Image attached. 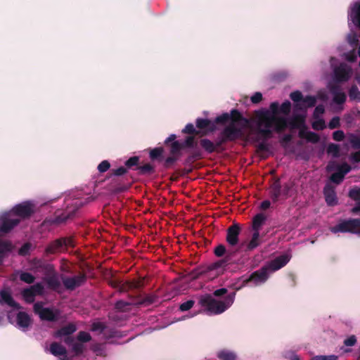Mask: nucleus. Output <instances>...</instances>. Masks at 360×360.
Instances as JSON below:
<instances>
[{
	"mask_svg": "<svg viewBox=\"0 0 360 360\" xmlns=\"http://www.w3.org/2000/svg\"><path fill=\"white\" fill-rule=\"evenodd\" d=\"M237 124L231 123L221 132L227 141H235L242 135V130L236 126Z\"/></svg>",
	"mask_w": 360,
	"mask_h": 360,
	"instance_id": "obj_15",
	"label": "nucleus"
},
{
	"mask_svg": "<svg viewBox=\"0 0 360 360\" xmlns=\"http://www.w3.org/2000/svg\"><path fill=\"white\" fill-rule=\"evenodd\" d=\"M0 304H7L11 307L17 309L21 308V306L13 300L11 293L6 290H1L0 292Z\"/></svg>",
	"mask_w": 360,
	"mask_h": 360,
	"instance_id": "obj_22",
	"label": "nucleus"
},
{
	"mask_svg": "<svg viewBox=\"0 0 360 360\" xmlns=\"http://www.w3.org/2000/svg\"><path fill=\"white\" fill-rule=\"evenodd\" d=\"M231 120V123L238 124L242 127H245L248 124L249 120L244 117L243 115L237 110L232 109L230 113L224 112L221 115L217 116L213 123L216 124H225L228 121Z\"/></svg>",
	"mask_w": 360,
	"mask_h": 360,
	"instance_id": "obj_6",
	"label": "nucleus"
},
{
	"mask_svg": "<svg viewBox=\"0 0 360 360\" xmlns=\"http://www.w3.org/2000/svg\"><path fill=\"white\" fill-rule=\"evenodd\" d=\"M290 98L295 103H301L303 99V95L300 91H295L290 94Z\"/></svg>",
	"mask_w": 360,
	"mask_h": 360,
	"instance_id": "obj_58",
	"label": "nucleus"
},
{
	"mask_svg": "<svg viewBox=\"0 0 360 360\" xmlns=\"http://www.w3.org/2000/svg\"><path fill=\"white\" fill-rule=\"evenodd\" d=\"M330 91L333 95L334 103L338 105H342L346 101V94L344 92L340 91L338 86H333Z\"/></svg>",
	"mask_w": 360,
	"mask_h": 360,
	"instance_id": "obj_29",
	"label": "nucleus"
},
{
	"mask_svg": "<svg viewBox=\"0 0 360 360\" xmlns=\"http://www.w3.org/2000/svg\"><path fill=\"white\" fill-rule=\"evenodd\" d=\"M345 176L342 175V174L338 171L330 175V179L332 182L340 184L344 179Z\"/></svg>",
	"mask_w": 360,
	"mask_h": 360,
	"instance_id": "obj_56",
	"label": "nucleus"
},
{
	"mask_svg": "<svg viewBox=\"0 0 360 360\" xmlns=\"http://www.w3.org/2000/svg\"><path fill=\"white\" fill-rule=\"evenodd\" d=\"M194 301L193 300H188L182 304H180L179 306V309L181 311H188L190 309H191L193 305H194Z\"/></svg>",
	"mask_w": 360,
	"mask_h": 360,
	"instance_id": "obj_62",
	"label": "nucleus"
},
{
	"mask_svg": "<svg viewBox=\"0 0 360 360\" xmlns=\"http://www.w3.org/2000/svg\"><path fill=\"white\" fill-rule=\"evenodd\" d=\"M33 249L32 244L30 242L25 243L18 250V255L22 257L30 255V251Z\"/></svg>",
	"mask_w": 360,
	"mask_h": 360,
	"instance_id": "obj_45",
	"label": "nucleus"
},
{
	"mask_svg": "<svg viewBox=\"0 0 360 360\" xmlns=\"http://www.w3.org/2000/svg\"><path fill=\"white\" fill-rule=\"evenodd\" d=\"M241 229L238 224H233L226 230V241L232 248L236 246L239 242V235Z\"/></svg>",
	"mask_w": 360,
	"mask_h": 360,
	"instance_id": "obj_14",
	"label": "nucleus"
},
{
	"mask_svg": "<svg viewBox=\"0 0 360 360\" xmlns=\"http://www.w3.org/2000/svg\"><path fill=\"white\" fill-rule=\"evenodd\" d=\"M259 232L254 231L251 240L247 245L246 250L248 251H251L257 248L259 245Z\"/></svg>",
	"mask_w": 360,
	"mask_h": 360,
	"instance_id": "obj_34",
	"label": "nucleus"
},
{
	"mask_svg": "<svg viewBox=\"0 0 360 360\" xmlns=\"http://www.w3.org/2000/svg\"><path fill=\"white\" fill-rule=\"evenodd\" d=\"M307 139L306 140L308 141V142H310V143H316L319 141L320 140V137L319 136L313 132V131H309L308 133L307 134Z\"/></svg>",
	"mask_w": 360,
	"mask_h": 360,
	"instance_id": "obj_60",
	"label": "nucleus"
},
{
	"mask_svg": "<svg viewBox=\"0 0 360 360\" xmlns=\"http://www.w3.org/2000/svg\"><path fill=\"white\" fill-rule=\"evenodd\" d=\"M75 246L73 236L60 237L49 243L44 250V255L49 256L65 252L68 248H74Z\"/></svg>",
	"mask_w": 360,
	"mask_h": 360,
	"instance_id": "obj_4",
	"label": "nucleus"
},
{
	"mask_svg": "<svg viewBox=\"0 0 360 360\" xmlns=\"http://www.w3.org/2000/svg\"><path fill=\"white\" fill-rule=\"evenodd\" d=\"M236 292L228 294L223 300H217L211 295L202 296L199 304L210 314H220L228 309L233 303Z\"/></svg>",
	"mask_w": 360,
	"mask_h": 360,
	"instance_id": "obj_3",
	"label": "nucleus"
},
{
	"mask_svg": "<svg viewBox=\"0 0 360 360\" xmlns=\"http://www.w3.org/2000/svg\"><path fill=\"white\" fill-rule=\"evenodd\" d=\"M15 320L16 326L23 331L27 330L32 324L30 316L25 311L18 312Z\"/></svg>",
	"mask_w": 360,
	"mask_h": 360,
	"instance_id": "obj_20",
	"label": "nucleus"
},
{
	"mask_svg": "<svg viewBox=\"0 0 360 360\" xmlns=\"http://www.w3.org/2000/svg\"><path fill=\"white\" fill-rule=\"evenodd\" d=\"M195 124L197 128L201 131L200 136H205L207 133L212 132L216 129L214 123L208 119L198 118Z\"/></svg>",
	"mask_w": 360,
	"mask_h": 360,
	"instance_id": "obj_19",
	"label": "nucleus"
},
{
	"mask_svg": "<svg viewBox=\"0 0 360 360\" xmlns=\"http://www.w3.org/2000/svg\"><path fill=\"white\" fill-rule=\"evenodd\" d=\"M316 103V98L314 96H307L303 98L301 103H295V108L297 110L306 112L308 108L315 106Z\"/></svg>",
	"mask_w": 360,
	"mask_h": 360,
	"instance_id": "obj_23",
	"label": "nucleus"
},
{
	"mask_svg": "<svg viewBox=\"0 0 360 360\" xmlns=\"http://www.w3.org/2000/svg\"><path fill=\"white\" fill-rule=\"evenodd\" d=\"M182 132L184 134H188L195 136H200V134H201V131L196 130L193 124L191 123L187 124L185 128L182 130Z\"/></svg>",
	"mask_w": 360,
	"mask_h": 360,
	"instance_id": "obj_48",
	"label": "nucleus"
},
{
	"mask_svg": "<svg viewBox=\"0 0 360 360\" xmlns=\"http://www.w3.org/2000/svg\"><path fill=\"white\" fill-rule=\"evenodd\" d=\"M34 311L41 321L50 322L57 321L60 315V311L58 309L44 307L40 302L34 304Z\"/></svg>",
	"mask_w": 360,
	"mask_h": 360,
	"instance_id": "obj_8",
	"label": "nucleus"
},
{
	"mask_svg": "<svg viewBox=\"0 0 360 360\" xmlns=\"http://www.w3.org/2000/svg\"><path fill=\"white\" fill-rule=\"evenodd\" d=\"M199 143L201 148L208 154L213 153L215 152L214 143L208 139H201L199 141Z\"/></svg>",
	"mask_w": 360,
	"mask_h": 360,
	"instance_id": "obj_32",
	"label": "nucleus"
},
{
	"mask_svg": "<svg viewBox=\"0 0 360 360\" xmlns=\"http://www.w3.org/2000/svg\"><path fill=\"white\" fill-rule=\"evenodd\" d=\"M133 303L125 302L124 300H118L115 304L116 309L120 311H126L128 309V307L131 305Z\"/></svg>",
	"mask_w": 360,
	"mask_h": 360,
	"instance_id": "obj_51",
	"label": "nucleus"
},
{
	"mask_svg": "<svg viewBox=\"0 0 360 360\" xmlns=\"http://www.w3.org/2000/svg\"><path fill=\"white\" fill-rule=\"evenodd\" d=\"M20 279L27 284H32L35 281V277L29 272L22 271L20 274Z\"/></svg>",
	"mask_w": 360,
	"mask_h": 360,
	"instance_id": "obj_47",
	"label": "nucleus"
},
{
	"mask_svg": "<svg viewBox=\"0 0 360 360\" xmlns=\"http://www.w3.org/2000/svg\"><path fill=\"white\" fill-rule=\"evenodd\" d=\"M77 339L82 342H88L91 340V335L85 331H79L77 334Z\"/></svg>",
	"mask_w": 360,
	"mask_h": 360,
	"instance_id": "obj_52",
	"label": "nucleus"
},
{
	"mask_svg": "<svg viewBox=\"0 0 360 360\" xmlns=\"http://www.w3.org/2000/svg\"><path fill=\"white\" fill-rule=\"evenodd\" d=\"M269 271L266 266L254 271L250 276L243 281L242 286L248 285L250 283H253L255 285L264 283L269 278Z\"/></svg>",
	"mask_w": 360,
	"mask_h": 360,
	"instance_id": "obj_10",
	"label": "nucleus"
},
{
	"mask_svg": "<svg viewBox=\"0 0 360 360\" xmlns=\"http://www.w3.org/2000/svg\"><path fill=\"white\" fill-rule=\"evenodd\" d=\"M139 161H140V158L138 156H133V157H131L129 158L125 162H124V165L127 169H134L139 167Z\"/></svg>",
	"mask_w": 360,
	"mask_h": 360,
	"instance_id": "obj_42",
	"label": "nucleus"
},
{
	"mask_svg": "<svg viewBox=\"0 0 360 360\" xmlns=\"http://www.w3.org/2000/svg\"><path fill=\"white\" fill-rule=\"evenodd\" d=\"M349 143H351V146L354 149H359L360 136L355 134H351L349 136Z\"/></svg>",
	"mask_w": 360,
	"mask_h": 360,
	"instance_id": "obj_55",
	"label": "nucleus"
},
{
	"mask_svg": "<svg viewBox=\"0 0 360 360\" xmlns=\"http://www.w3.org/2000/svg\"><path fill=\"white\" fill-rule=\"evenodd\" d=\"M128 189V186L125 184H122L120 183H111L110 185V190L115 193H122Z\"/></svg>",
	"mask_w": 360,
	"mask_h": 360,
	"instance_id": "obj_44",
	"label": "nucleus"
},
{
	"mask_svg": "<svg viewBox=\"0 0 360 360\" xmlns=\"http://www.w3.org/2000/svg\"><path fill=\"white\" fill-rule=\"evenodd\" d=\"M30 289L34 292V295H41L44 293V286L41 283H37L33 285H31Z\"/></svg>",
	"mask_w": 360,
	"mask_h": 360,
	"instance_id": "obj_57",
	"label": "nucleus"
},
{
	"mask_svg": "<svg viewBox=\"0 0 360 360\" xmlns=\"http://www.w3.org/2000/svg\"><path fill=\"white\" fill-rule=\"evenodd\" d=\"M8 212L14 218L20 219V221L27 219L34 213V205L30 201H24L15 205Z\"/></svg>",
	"mask_w": 360,
	"mask_h": 360,
	"instance_id": "obj_7",
	"label": "nucleus"
},
{
	"mask_svg": "<svg viewBox=\"0 0 360 360\" xmlns=\"http://www.w3.org/2000/svg\"><path fill=\"white\" fill-rule=\"evenodd\" d=\"M340 126V117L338 116L333 117L328 123V127L330 129L338 128Z\"/></svg>",
	"mask_w": 360,
	"mask_h": 360,
	"instance_id": "obj_64",
	"label": "nucleus"
},
{
	"mask_svg": "<svg viewBox=\"0 0 360 360\" xmlns=\"http://www.w3.org/2000/svg\"><path fill=\"white\" fill-rule=\"evenodd\" d=\"M266 217L264 213L257 214L252 219V230L256 232H259L262 225L265 223Z\"/></svg>",
	"mask_w": 360,
	"mask_h": 360,
	"instance_id": "obj_28",
	"label": "nucleus"
},
{
	"mask_svg": "<svg viewBox=\"0 0 360 360\" xmlns=\"http://www.w3.org/2000/svg\"><path fill=\"white\" fill-rule=\"evenodd\" d=\"M134 170H137L140 175H150L155 172V168L150 163L136 167Z\"/></svg>",
	"mask_w": 360,
	"mask_h": 360,
	"instance_id": "obj_35",
	"label": "nucleus"
},
{
	"mask_svg": "<svg viewBox=\"0 0 360 360\" xmlns=\"http://www.w3.org/2000/svg\"><path fill=\"white\" fill-rule=\"evenodd\" d=\"M143 278H141L139 280L128 281L127 285H129V288H131V290H139L143 287Z\"/></svg>",
	"mask_w": 360,
	"mask_h": 360,
	"instance_id": "obj_49",
	"label": "nucleus"
},
{
	"mask_svg": "<svg viewBox=\"0 0 360 360\" xmlns=\"http://www.w3.org/2000/svg\"><path fill=\"white\" fill-rule=\"evenodd\" d=\"M328 153L332 154L333 157L340 156V146L335 143H330L327 148Z\"/></svg>",
	"mask_w": 360,
	"mask_h": 360,
	"instance_id": "obj_50",
	"label": "nucleus"
},
{
	"mask_svg": "<svg viewBox=\"0 0 360 360\" xmlns=\"http://www.w3.org/2000/svg\"><path fill=\"white\" fill-rule=\"evenodd\" d=\"M351 67L345 63H341L333 70L334 79L338 83L347 82L352 75Z\"/></svg>",
	"mask_w": 360,
	"mask_h": 360,
	"instance_id": "obj_12",
	"label": "nucleus"
},
{
	"mask_svg": "<svg viewBox=\"0 0 360 360\" xmlns=\"http://www.w3.org/2000/svg\"><path fill=\"white\" fill-rule=\"evenodd\" d=\"M333 233H349L360 235V218L340 219L337 224L330 228Z\"/></svg>",
	"mask_w": 360,
	"mask_h": 360,
	"instance_id": "obj_5",
	"label": "nucleus"
},
{
	"mask_svg": "<svg viewBox=\"0 0 360 360\" xmlns=\"http://www.w3.org/2000/svg\"><path fill=\"white\" fill-rule=\"evenodd\" d=\"M110 167V164L108 160H103L98 165V170L101 173L105 172L108 171Z\"/></svg>",
	"mask_w": 360,
	"mask_h": 360,
	"instance_id": "obj_63",
	"label": "nucleus"
},
{
	"mask_svg": "<svg viewBox=\"0 0 360 360\" xmlns=\"http://www.w3.org/2000/svg\"><path fill=\"white\" fill-rule=\"evenodd\" d=\"M84 347L81 342H75L72 346V350L75 355L79 356L84 352Z\"/></svg>",
	"mask_w": 360,
	"mask_h": 360,
	"instance_id": "obj_59",
	"label": "nucleus"
},
{
	"mask_svg": "<svg viewBox=\"0 0 360 360\" xmlns=\"http://www.w3.org/2000/svg\"><path fill=\"white\" fill-rule=\"evenodd\" d=\"M164 149L162 147L155 148L150 150L149 157L152 160L162 161L163 159Z\"/></svg>",
	"mask_w": 360,
	"mask_h": 360,
	"instance_id": "obj_36",
	"label": "nucleus"
},
{
	"mask_svg": "<svg viewBox=\"0 0 360 360\" xmlns=\"http://www.w3.org/2000/svg\"><path fill=\"white\" fill-rule=\"evenodd\" d=\"M22 296L27 303H32L34 301L35 295L30 287L22 291Z\"/></svg>",
	"mask_w": 360,
	"mask_h": 360,
	"instance_id": "obj_41",
	"label": "nucleus"
},
{
	"mask_svg": "<svg viewBox=\"0 0 360 360\" xmlns=\"http://www.w3.org/2000/svg\"><path fill=\"white\" fill-rule=\"evenodd\" d=\"M269 196L273 202H276L280 199H283L282 185L280 178L276 177L274 179L269 186Z\"/></svg>",
	"mask_w": 360,
	"mask_h": 360,
	"instance_id": "obj_17",
	"label": "nucleus"
},
{
	"mask_svg": "<svg viewBox=\"0 0 360 360\" xmlns=\"http://www.w3.org/2000/svg\"><path fill=\"white\" fill-rule=\"evenodd\" d=\"M348 196L356 201V205L351 210V212L354 214H360V188L351 189Z\"/></svg>",
	"mask_w": 360,
	"mask_h": 360,
	"instance_id": "obj_24",
	"label": "nucleus"
},
{
	"mask_svg": "<svg viewBox=\"0 0 360 360\" xmlns=\"http://www.w3.org/2000/svg\"><path fill=\"white\" fill-rule=\"evenodd\" d=\"M291 110V103L289 101H285L283 102L280 106L279 111L281 114L284 115H288L290 112Z\"/></svg>",
	"mask_w": 360,
	"mask_h": 360,
	"instance_id": "obj_54",
	"label": "nucleus"
},
{
	"mask_svg": "<svg viewBox=\"0 0 360 360\" xmlns=\"http://www.w3.org/2000/svg\"><path fill=\"white\" fill-rule=\"evenodd\" d=\"M77 208L68 209L63 211H57L53 217L46 219V221L50 224H60L65 223L68 219L74 217Z\"/></svg>",
	"mask_w": 360,
	"mask_h": 360,
	"instance_id": "obj_13",
	"label": "nucleus"
},
{
	"mask_svg": "<svg viewBox=\"0 0 360 360\" xmlns=\"http://www.w3.org/2000/svg\"><path fill=\"white\" fill-rule=\"evenodd\" d=\"M20 223V219L14 218L8 212H4L0 216V237L9 233Z\"/></svg>",
	"mask_w": 360,
	"mask_h": 360,
	"instance_id": "obj_9",
	"label": "nucleus"
},
{
	"mask_svg": "<svg viewBox=\"0 0 360 360\" xmlns=\"http://www.w3.org/2000/svg\"><path fill=\"white\" fill-rule=\"evenodd\" d=\"M178 160H179V156L172 155L171 156L167 157L165 160V161L163 162V167L167 169H171L174 166L176 162Z\"/></svg>",
	"mask_w": 360,
	"mask_h": 360,
	"instance_id": "obj_46",
	"label": "nucleus"
},
{
	"mask_svg": "<svg viewBox=\"0 0 360 360\" xmlns=\"http://www.w3.org/2000/svg\"><path fill=\"white\" fill-rule=\"evenodd\" d=\"M61 280L65 288L72 291L83 285L86 282L87 276L84 272H80L72 277L62 276Z\"/></svg>",
	"mask_w": 360,
	"mask_h": 360,
	"instance_id": "obj_11",
	"label": "nucleus"
},
{
	"mask_svg": "<svg viewBox=\"0 0 360 360\" xmlns=\"http://www.w3.org/2000/svg\"><path fill=\"white\" fill-rule=\"evenodd\" d=\"M50 352L53 355L56 356H65L67 354V350L65 347L56 342H54L51 344Z\"/></svg>",
	"mask_w": 360,
	"mask_h": 360,
	"instance_id": "obj_31",
	"label": "nucleus"
},
{
	"mask_svg": "<svg viewBox=\"0 0 360 360\" xmlns=\"http://www.w3.org/2000/svg\"><path fill=\"white\" fill-rule=\"evenodd\" d=\"M30 264L34 265L37 269H41L44 271H51L52 270V265L51 264H46L44 263L41 259L38 258H33Z\"/></svg>",
	"mask_w": 360,
	"mask_h": 360,
	"instance_id": "obj_33",
	"label": "nucleus"
},
{
	"mask_svg": "<svg viewBox=\"0 0 360 360\" xmlns=\"http://www.w3.org/2000/svg\"><path fill=\"white\" fill-rule=\"evenodd\" d=\"M349 97L351 101L360 102V91L356 85L353 84L348 91Z\"/></svg>",
	"mask_w": 360,
	"mask_h": 360,
	"instance_id": "obj_39",
	"label": "nucleus"
},
{
	"mask_svg": "<svg viewBox=\"0 0 360 360\" xmlns=\"http://www.w3.org/2000/svg\"><path fill=\"white\" fill-rule=\"evenodd\" d=\"M202 158V153L199 148L192 150L189 155L185 159L184 164L185 165H191L195 160Z\"/></svg>",
	"mask_w": 360,
	"mask_h": 360,
	"instance_id": "obj_27",
	"label": "nucleus"
},
{
	"mask_svg": "<svg viewBox=\"0 0 360 360\" xmlns=\"http://www.w3.org/2000/svg\"><path fill=\"white\" fill-rule=\"evenodd\" d=\"M184 149L181 143L179 141L170 143V153L179 157L180 151Z\"/></svg>",
	"mask_w": 360,
	"mask_h": 360,
	"instance_id": "obj_43",
	"label": "nucleus"
},
{
	"mask_svg": "<svg viewBox=\"0 0 360 360\" xmlns=\"http://www.w3.org/2000/svg\"><path fill=\"white\" fill-rule=\"evenodd\" d=\"M238 251V250L235 251L231 250H226L225 245L223 244L218 245L217 247H215L214 253L218 257L223 256H224V257L214 263L210 264L206 267L194 270L193 271V277L195 278H198L208 274H212V278H214L219 276L222 272V269L229 263L231 262L232 257Z\"/></svg>",
	"mask_w": 360,
	"mask_h": 360,
	"instance_id": "obj_2",
	"label": "nucleus"
},
{
	"mask_svg": "<svg viewBox=\"0 0 360 360\" xmlns=\"http://www.w3.org/2000/svg\"><path fill=\"white\" fill-rule=\"evenodd\" d=\"M77 326L74 323H69L68 325L57 330L54 333V337L59 338L63 336L71 335L77 330Z\"/></svg>",
	"mask_w": 360,
	"mask_h": 360,
	"instance_id": "obj_25",
	"label": "nucleus"
},
{
	"mask_svg": "<svg viewBox=\"0 0 360 360\" xmlns=\"http://www.w3.org/2000/svg\"><path fill=\"white\" fill-rule=\"evenodd\" d=\"M350 18L353 23L360 28V3L356 2L351 11Z\"/></svg>",
	"mask_w": 360,
	"mask_h": 360,
	"instance_id": "obj_30",
	"label": "nucleus"
},
{
	"mask_svg": "<svg viewBox=\"0 0 360 360\" xmlns=\"http://www.w3.org/2000/svg\"><path fill=\"white\" fill-rule=\"evenodd\" d=\"M325 200L328 206L338 205V200L335 188L330 185H326L323 188Z\"/></svg>",
	"mask_w": 360,
	"mask_h": 360,
	"instance_id": "obj_21",
	"label": "nucleus"
},
{
	"mask_svg": "<svg viewBox=\"0 0 360 360\" xmlns=\"http://www.w3.org/2000/svg\"><path fill=\"white\" fill-rule=\"evenodd\" d=\"M12 248L11 242L0 240V257L2 258V260L4 259L6 253L12 250Z\"/></svg>",
	"mask_w": 360,
	"mask_h": 360,
	"instance_id": "obj_38",
	"label": "nucleus"
},
{
	"mask_svg": "<svg viewBox=\"0 0 360 360\" xmlns=\"http://www.w3.org/2000/svg\"><path fill=\"white\" fill-rule=\"evenodd\" d=\"M217 357L220 360H236V354L229 350L223 349L217 353Z\"/></svg>",
	"mask_w": 360,
	"mask_h": 360,
	"instance_id": "obj_37",
	"label": "nucleus"
},
{
	"mask_svg": "<svg viewBox=\"0 0 360 360\" xmlns=\"http://www.w3.org/2000/svg\"><path fill=\"white\" fill-rule=\"evenodd\" d=\"M305 120V115H295L288 121V127L290 129L306 128Z\"/></svg>",
	"mask_w": 360,
	"mask_h": 360,
	"instance_id": "obj_26",
	"label": "nucleus"
},
{
	"mask_svg": "<svg viewBox=\"0 0 360 360\" xmlns=\"http://www.w3.org/2000/svg\"><path fill=\"white\" fill-rule=\"evenodd\" d=\"M183 148H192L193 150L198 148V141L195 140L194 136H187L184 141L181 143Z\"/></svg>",
	"mask_w": 360,
	"mask_h": 360,
	"instance_id": "obj_40",
	"label": "nucleus"
},
{
	"mask_svg": "<svg viewBox=\"0 0 360 360\" xmlns=\"http://www.w3.org/2000/svg\"><path fill=\"white\" fill-rule=\"evenodd\" d=\"M278 102L270 105V110H261L256 112L257 131L264 139H269L273 136V129L281 132L288 127V119L278 116L279 111Z\"/></svg>",
	"mask_w": 360,
	"mask_h": 360,
	"instance_id": "obj_1",
	"label": "nucleus"
},
{
	"mask_svg": "<svg viewBox=\"0 0 360 360\" xmlns=\"http://www.w3.org/2000/svg\"><path fill=\"white\" fill-rule=\"evenodd\" d=\"M292 185L290 183H285L282 185L283 199H287L289 197V192L292 189Z\"/></svg>",
	"mask_w": 360,
	"mask_h": 360,
	"instance_id": "obj_61",
	"label": "nucleus"
},
{
	"mask_svg": "<svg viewBox=\"0 0 360 360\" xmlns=\"http://www.w3.org/2000/svg\"><path fill=\"white\" fill-rule=\"evenodd\" d=\"M289 261L290 257L288 255H282L270 261L265 266L270 272H274L285 266Z\"/></svg>",
	"mask_w": 360,
	"mask_h": 360,
	"instance_id": "obj_18",
	"label": "nucleus"
},
{
	"mask_svg": "<svg viewBox=\"0 0 360 360\" xmlns=\"http://www.w3.org/2000/svg\"><path fill=\"white\" fill-rule=\"evenodd\" d=\"M317 120H315L312 122L311 127L314 130H323L324 129L326 126V123L323 119H316Z\"/></svg>",
	"mask_w": 360,
	"mask_h": 360,
	"instance_id": "obj_53",
	"label": "nucleus"
},
{
	"mask_svg": "<svg viewBox=\"0 0 360 360\" xmlns=\"http://www.w3.org/2000/svg\"><path fill=\"white\" fill-rule=\"evenodd\" d=\"M44 274L46 276L44 281L47 284L48 288L53 290H58L60 288L61 284L54 266L52 265L51 271H44Z\"/></svg>",
	"mask_w": 360,
	"mask_h": 360,
	"instance_id": "obj_16",
	"label": "nucleus"
}]
</instances>
